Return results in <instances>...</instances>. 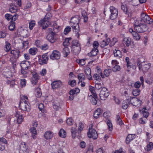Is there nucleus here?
I'll use <instances>...</instances> for the list:
<instances>
[{"label": "nucleus", "instance_id": "nucleus-1", "mask_svg": "<svg viewBox=\"0 0 153 153\" xmlns=\"http://www.w3.org/2000/svg\"><path fill=\"white\" fill-rule=\"evenodd\" d=\"M80 20V18L78 16L72 17L70 21V25L72 27L74 31L77 32L79 30V24Z\"/></svg>", "mask_w": 153, "mask_h": 153}, {"label": "nucleus", "instance_id": "nucleus-2", "mask_svg": "<svg viewBox=\"0 0 153 153\" xmlns=\"http://www.w3.org/2000/svg\"><path fill=\"white\" fill-rule=\"evenodd\" d=\"M19 106L20 109L24 111L29 112L30 110V103L23 99H22L20 100Z\"/></svg>", "mask_w": 153, "mask_h": 153}, {"label": "nucleus", "instance_id": "nucleus-3", "mask_svg": "<svg viewBox=\"0 0 153 153\" xmlns=\"http://www.w3.org/2000/svg\"><path fill=\"white\" fill-rule=\"evenodd\" d=\"M71 48L72 51L75 54L79 53L81 50L80 45L76 40L72 41Z\"/></svg>", "mask_w": 153, "mask_h": 153}, {"label": "nucleus", "instance_id": "nucleus-4", "mask_svg": "<svg viewBox=\"0 0 153 153\" xmlns=\"http://www.w3.org/2000/svg\"><path fill=\"white\" fill-rule=\"evenodd\" d=\"M14 72V68H10L9 67L4 68L3 71V75L6 77L10 78L12 75V73Z\"/></svg>", "mask_w": 153, "mask_h": 153}, {"label": "nucleus", "instance_id": "nucleus-5", "mask_svg": "<svg viewBox=\"0 0 153 153\" xmlns=\"http://www.w3.org/2000/svg\"><path fill=\"white\" fill-rule=\"evenodd\" d=\"M109 95V92L107 89L105 87L102 88L100 94V99L102 100H105Z\"/></svg>", "mask_w": 153, "mask_h": 153}, {"label": "nucleus", "instance_id": "nucleus-6", "mask_svg": "<svg viewBox=\"0 0 153 153\" xmlns=\"http://www.w3.org/2000/svg\"><path fill=\"white\" fill-rule=\"evenodd\" d=\"M20 51L18 50H13L10 52V56L12 57H14L15 59L14 61H12L11 59H10V60L11 62L13 64V67L14 66L16 65L15 64L16 60L17 59H18L19 56H20V54H19Z\"/></svg>", "mask_w": 153, "mask_h": 153}, {"label": "nucleus", "instance_id": "nucleus-7", "mask_svg": "<svg viewBox=\"0 0 153 153\" xmlns=\"http://www.w3.org/2000/svg\"><path fill=\"white\" fill-rule=\"evenodd\" d=\"M141 21L148 24H151L153 22V20L147 14L142 13L141 14Z\"/></svg>", "mask_w": 153, "mask_h": 153}, {"label": "nucleus", "instance_id": "nucleus-8", "mask_svg": "<svg viewBox=\"0 0 153 153\" xmlns=\"http://www.w3.org/2000/svg\"><path fill=\"white\" fill-rule=\"evenodd\" d=\"M110 10L111 13L110 18L112 20L116 19L118 14L117 10L113 6H111Z\"/></svg>", "mask_w": 153, "mask_h": 153}, {"label": "nucleus", "instance_id": "nucleus-9", "mask_svg": "<svg viewBox=\"0 0 153 153\" xmlns=\"http://www.w3.org/2000/svg\"><path fill=\"white\" fill-rule=\"evenodd\" d=\"M48 16L46 15L44 18L40 20L38 22L39 25L40 26H42L43 29H45L48 27Z\"/></svg>", "mask_w": 153, "mask_h": 153}, {"label": "nucleus", "instance_id": "nucleus-10", "mask_svg": "<svg viewBox=\"0 0 153 153\" xmlns=\"http://www.w3.org/2000/svg\"><path fill=\"white\" fill-rule=\"evenodd\" d=\"M130 99H131V104L136 107H138L140 106L142 103L141 100L135 97H131Z\"/></svg>", "mask_w": 153, "mask_h": 153}, {"label": "nucleus", "instance_id": "nucleus-11", "mask_svg": "<svg viewBox=\"0 0 153 153\" xmlns=\"http://www.w3.org/2000/svg\"><path fill=\"white\" fill-rule=\"evenodd\" d=\"M88 135L89 138H92L94 139H96L98 137L97 133L95 130L91 128H89Z\"/></svg>", "mask_w": 153, "mask_h": 153}, {"label": "nucleus", "instance_id": "nucleus-12", "mask_svg": "<svg viewBox=\"0 0 153 153\" xmlns=\"http://www.w3.org/2000/svg\"><path fill=\"white\" fill-rule=\"evenodd\" d=\"M148 27L144 24H142L139 26L135 27V31L139 33H143L146 31L148 29Z\"/></svg>", "mask_w": 153, "mask_h": 153}, {"label": "nucleus", "instance_id": "nucleus-13", "mask_svg": "<svg viewBox=\"0 0 153 153\" xmlns=\"http://www.w3.org/2000/svg\"><path fill=\"white\" fill-rule=\"evenodd\" d=\"M60 53L59 51L57 50H54L50 55V57L51 59L53 60L59 59L60 58Z\"/></svg>", "mask_w": 153, "mask_h": 153}, {"label": "nucleus", "instance_id": "nucleus-14", "mask_svg": "<svg viewBox=\"0 0 153 153\" xmlns=\"http://www.w3.org/2000/svg\"><path fill=\"white\" fill-rule=\"evenodd\" d=\"M19 152L20 153H28V150L27 149V146L26 145L25 142H22L21 144Z\"/></svg>", "mask_w": 153, "mask_h": 153}, {"label": "nucleus", "instance_id": "nucleus-15", "mask_svg": "<svg viewBox=\"0 0 153 153\" xmlns=\"http://www.w3.org/2000/svg\"><path fill=\"white\" fill-rule=\"evenodd\" d=\"M151 65V64L146 62H141V70H140L144 72L146 71L150 68Z\"/></svg>", "mask_w": 153, "mask_h": 153}, {"label": "nucleus", "instance_id": "nucleus-16", "mask_svg": "<svg viewBox=\"0 0 153 153\" xmlns=\"http://www.w3.org/2000/svg\"><path fill=\"white\" fill-rule=\"evenodd\" d=\"M48 61V56L47 53L44 54L41 58L39 60V63L40 65L46 64Z\"/></svg>", "mask_w": 153, "mask_h": 153}, {"label": "nucleus", "instance_id": "nucleus-17", "mask_svg": "<svg viewBox=\"0 0 153 153\" xmlns=\"http://www.w3.org/2000/svg\"><path fill=\"white\" fill-rule=\"evenodd\" d=\"M21 67L23 70H27L30 67V62L27 61H23L21 63Z\"/></svg>", "mask_w": 153, "mask_h": 153}, {"label": "nucleus", "instance_id": "nucleus-18", "mask_svg": "<svg viewBox=\"0 0 153 153\" xmlns=\"http://www.w3.org/2000/svg\"><path fill=\"white\" fill-rule=\"evenodd\" d=\"M39 78V76L37 73H33L31 80L32 83L33 85L36 84Z\"/></svg>", "mask_w": 153, "mask_h": 153}, {"label": "nucleus", "instance_id": "nucleus-19", "mask_svg": "<svg viewBox=\"0 0 153 153\" xmlns=\"http://www.w3.org/2000/svg\"><path fill=\"white\" fill-rule=\"evenodd\" d=\"M62 82L60 80L54 81L51 84L52 87L53 89L59 88L62 85Z\"/></svg>", "mask_w": 153, "mask_h": 153}, {"label": "nucleus", "instance_id": "nucleus-20", "mask_svg": "<svg viewBox=\"0 0 153 153\" xmlns=\"http://www.w3.org/2000/svg\"><path fill=\"white\" fill-rule=\"evenodd\" d=\"M18 33L20 35L23 36H28L27 30L21 27L18 29Z\"/></svg>", "mask_w": 153, "mask_h": 153}, {"label": "nucleus", "instance_id": "nucleus-21", "mask_svg": "<svg viewBox=\"0 0 153 153\" xmlns=\"http://www.w3.org/2000/svg\"><path fill=\"white\" fill-rule=\"evenodd\" d=\"M75 127H72L71 129V135L72 137L74 138L76 136H77L79 133H78V130H77V126L76 124L74 125Z\"/></svg>", "mask_w": 153, "mask_h": 153}, {"label": "nucleus", "instance_id": "nucleus-22", "mask_svg": "<svg viewBox=\"0 0 153 153\" xmlns=\"http://www.w3.org/2000/svg\"><path fill=\"white\" fill-rule=\"evenodd\" d=\"M131 102V99H127L124 100L122 102V105L123 109H126L127 108Z\"/></svg>", "mask_w": 153, "mask_h": 153}, {"label": "nucleus", "instance_id": "nucleus-23", "mask_svg": "<svg viewBox=\"0 0 153 153\" xmlns=\"http://www.w3.org/2000/svg\"><path fill=\"white\" fill-rule=\"evenodd\" d=\"M85 73L87 76V78L90 80L92 79V76L91 75V69L89 67L87 68L85 70Z\"/></svg>", "mask_w": 153, "mask_h": 153}, {"label": "nucleus", "instance_id": "nucleus-24", "mask_svg": "<svg viewBox=\"0 0 153 153\" xmlns=\"http://www.w3.org/2000/svg\"><path fill=\"white\" fill-rule=\"evenodd\" d=\"M140 113L143 115L142 117L147 118L149 115V113L146 108H144L140 110Z\"/></svg>", "mask_w": 153, "mask_h": 153}, {"label": "nucleus", "instance_id": "nucleus-25", "mask_svg": "<svg viewBox=\"0 0 153 153\" xmlns=\"http://www.w3.org/2000/svg\"><path fill=\"white\" fill-rule=\"evenodd\" d=\"M90 100L91 103L93 105H96L97 103V100L98 99L97 96V94H94V96H91L90 97Z\"/></svg>", "mask_w": 153, "mask_h": 153}, {"label": "nucleus", "instance_id": "nucleus-26", "mask_svg": "<svg viewBox=\"0 0 153 153\" xmlns=\"http://www.w3.org/2000/svg\"><path fill=\"white\" fill-rule=\"evenodd\" d=\"M15 116L17 118V122L18 123H20L23 120L22 115L19 112L17 111L15 114Z\"/></svg>", "mask_w": 153, "mask_h": 153}, {"label": "nucleus", "instance_id": "nucleus-27", "mask_svg": "<svg viewBox=\"0 0 153 153\" xmlns=\"http://www.w3.org/2000/svg\"><path fill=\"white\" fill-rule=\"evenodd\" d=\"M113 53L115 57L118 59L122 57V52L119 50L115 49L113 51Z\"/></svg>", "mask_w": 153, "mask_h": 153}, {"label": "nucleus", "instance_id": "nucleus-28", "mask_svg": "<svg viewBox=\"0 0 153 153\" xmlns=\"http://www.w3.org/2000/svg\"><path fill=\"white\" fill-rule=\"evenodd\" d=\"M135 137V134H129L126 138V143L127 144H128L132 140H133Z\"/></svg>", "mask_w": 153, "mask_h": 153}, {"label": "nucleus", "instance_id": "nucleus-29", "mask_svg": "<svg viewBox=\"0 0 153 153\" xmlns=\"http://www.w3.org/2000/svg\"><path fill=\"white\" fill-rule=\"evenodd\" d=\"M49 26L54 27L53 28V30H54V29H57L59 27L57 26L55 21L51 20H48V27Z\"/></svg>", "mask_w": 153, "mask_h": 153}, {"label": "nucleus", "instance_id": "nucleus-30", "mask_svg": "<svg viewBox=\"0 0 153 153\" xmlns=\"http://www.w3.org/2000/svg\"><path fill=\"white\" fill-rule=\"evenodd\" d=\"M55 34V33L52 31L49 34H48V35H49V37L48 38V41L51 43H53L55 41V39L54 37Z\"/></svg>", "mask_w": 153, "mask_h": 153}, {"label": "nucleus", "instance_id": "nucleus-31", "mask_svg": "<svg viewBox=\"0 0 153 153\" xmlns=\"http://www.w3.org/2000/svg\"><path fill=\"white\" fill-rule=\"evenodd\" d=\"M98 49L93 48L91 52L88 53V55L90 57L96 56L98 52Z\"/></svg>", "mask_w": 153, "mask_h": 153}, {"label": "nucleus", "instance_id": "nucleus-32", "mask_svg": "<svg viewBox=\"0 0 153 153\" xmlns=\"http://www.w3.org/2000/svg\"><path fill=\"white\" fill-rule=\"evenodd\" d=\"M102 112L101 111V109L100 108H98L94 112L93 116L96 119H97L99 117L100 115L102 113Z\"/></svg>", "mask_w": 153, "mask_h": 153}, {"label": "nucleus", "instance_id": "nucleus-33", "mask_svg": "<svg viewBox=\"0 0 153 153\" xmlns=\"http://www.w3.org/2000/svg\"><path fill=\"white\" fill-rule=\"evenodd\" d=\"M21 46L20 47V48L23 49L24 50H25L27 49L28 46V42L27 40L25 41H23L22 42Z\"/></svg>", "mask_w": 153, "mask_h": 153}, {"label": "nucleus", "instance_id": "nucleus-34", "mask_svg": "<svg viewBox=\"0 0 153 153\" xmlns=\"http://www.w3.org/2000/svg\"><path fill=\"white\" fill-rule=\"evenodd\" d=\"M29 53L32 55H34L38 52L37 48H32L29 50Z\"/></svg>", "mask_w": 153, "mask_h": 153}, {"label": "nucleus", "instance_id": "nucleus-35", "mask_svg": "<svg viewBox=\"0 0 153 153\" xmlns=\"http://www.w3.org/2000/svg\"><path fill=\"white\" fill-rule=\"evenodd\" d=\"M62 53L65 57H66L70 53L69 49L68 47H65L63 48Z\"/></svg>", "mask_w": 153, "mask_h": 153}, {"label": "nucleus", "instance_id": "nucleus-36", "mask_svg": "<svg viewBox=\"0 0 153 153\" xmlns=\"http://www.w3.org/2000/svg\"><path fill=\"white\" fill-rule=\"evenodd\" d=\"M124 42L126 45L128 47L131 45V39L129 37H125L124 39Z\"/></svg>", "mask_w": 153, "mask_h": 153}, {"label": "nucleus", "instance_id": "nucleus-37", "mask_svg": "<svg viewBox=\"0 0 153 153\" xmlns=\"http://www.w3.org/2000/svg\"><path fill=\"white\" fill-rule=\"evenodd\" d=\"M78 78L80 82H82V80H84L85 79V76L83 73H79L78 75Z\"/></svg>", "mask_w": 153, "mask_h": 153}, {"label": "nucleus", "instance_id": "nucleus-38", "mask_svg": "<svg viewBox=\"0 0 153 153\" xmlns=\"http://www.w3.org/2000/svg\"><path fill=\"white\" fill-rule=\"evenodd\" d=\"M11 46L10 44L8 42L6 41L5 42V45L4 47V50L5 51L8 52L11 49Z\"/></svg>", "mask_w": 153, "mask_h": 153}, {"label": "nucleus", "instance_id": "nucleus-39", "mask_svg": "<svg viewBox=\"0 0 153 153\" xmlns=\"http://www.w3.org/2000/svg\"><path fill=\"white\" fill-rule=\"evenodd\" d=\"M71 37L66 38L63 43V45L66 47L68 46L70 44V41H71Z\"/></svg>", "mask_w": 153, "mask_h": 153}, {"label": "nucleus", "instance_id": "nucleus-40", "mask_svg": "<svg viewBox=\"0 0 153 153\" xmlns=\"http://www.w3.org/2000/svg\"><path fill=\"white\" fill-rule=\"evenodd\" d=\"M59 136L65 138L66 136V132L63 129H61L59 133Z\"/></svg>", "mask_w": 153, "mask_h": 153}, {"label": "nucleus", "instance_id": "nucleus-41", "mask_svg": "<svg viewBox=\"0 0 153 153\" xmlns=\"http://www.w3.org/2000/svg\"><path fill=\"white\" fill-rule=\"evenodd\" d=\"M153 148V143L150 142L149 144H148L145 148V150L147 151H149L152 149Z\"/></svg>", "mask_w": 153, "mask_h": 153}, {"label": "nucleus", "instance_id": "nucleus-42", "mask_svg": "<svg viewBox=\"0 0 153 153\" xmlns=\"http://www.w3.org/2000/svg\"><path fill=\"white\" fill-rule=\"evenodd\" d=\"M35 95L36 97H40L41 96L42 94L40 88H37L35 90Z\"/></svg>", "mask_w": 153, "mask_h": 153}, {"label": "nucleus", "instance_id": "nucleus-43", "mask_svg": "<svg viewBox=\"0 0 153 153\" xmlns=\"http://www.w3.org/2000/svg\"><path fill=\"white\" fill-rule=\"evenodd\" d=\"M9 10L12 13L16 12L17 10V7L16 6L12 5L10 6Z\"/></svg>", "mask_w": 153, "mask_h": 153}, {"label": "nucleus", "instance_id": "nucleus-44", "mask_svg": "<svg viewBox=\"0 0 153 153\" xmlns=\"http://www.w3.org/2000/svg\"><path fill=\"white\" fill-rule=\"evenodd\" d=\"M53 107L54 109L57 110L60 108V104L58 102H55L54 104L53 105Z\"/></svg>", "mask_w": 153, "mask_h": 153}, {"label": "nucleus", "instance_id": "nucleus-45", "mask_svg": "<svg viewBox=\"0 0 153 153\" xmlns=\"http://www.w3.org/2000/svg\"><path fill=\"white\" fill-rule=\"evenodd\" d=\"M147 121V118L142 117L139 120V123L142 124H145Z\"/></svg>", "mask_w": 153, "mask_h": 153}, {"label": "nucleus", "instance_id": "nucleus-46", "mask_svg": "<svg viewBox=\"0 0 153 153\" xmlns=\"http://www.w3.org/2000/svg\"><path fill=\"white\" fill-rule=\"evenodd\" d=\"M104 76L108 77L109 76L111 72V70L110 69H105L104 71Z\"/></svg>", "mask_w": 153, "mask_h": 153}, {"label": "nucleus", "instance_id": "nucleus-47", "mask_svg": "<svg viewBox=\"0 0 153 153\" xmlns=\"http://www.w3.org/2000/svg\"><path fill=\"white\" fill-rule=\"evenodd\" d=\"M116 122L117 124L120 125H121L123 123L122 120L120 118V116L118 114L116 116Z\"/></svg>", "mask_w": 153, "mask_h": 153}, {"label": "nucleus", "instance_id": "nucleus-48", "mask_svg": "<svg viewBox=\"0 0 153 153\" xmlns=\"http://www.w3.org/2000/svg\"><path fill=\"white\" fill-rule=\"evenodd\" d=\"M72 90H71L69 92L70 96L69 97V100H72L74 99V97L75 96L76 94H74Z\"/></svg>", "mask_w": 153, "mask_h": 153}, {"label": "nucleus", "instance_id": "nucleus-49", "mask_svg": "<svg viewBox=\"0 0 153 153\" xmlns=\"http://www.w3.org/2000/svg\"><path fill=\"white\" fill-rule=\"evenodd\" d=\"M140 92V90L138 88L133 90L132 93L133 95L137 96L139 95Z\"/></svg>", "mask_w": 153, "mask_h": 153}, {"label": "nucleus", "instance_id": "nucleus-50", "mask_svg": "<svg viewBox=\"0 0 153 153\" xmlns=\"http://www.w3.org/2000/svg\"><path fill=\"white\" fill-rule=\"evenodd\" d=\"M100 75H99L97 74H95L93 76V78L95 80L100 81L101 80V79Z\"/></svg>", "mask_w": 153, "mask_h": 153}, {"label": "nucleus", "instance_id": "nucleus-51", "mask_svg": "<svg viewBox=\"0 0 153 153\" xmlns=\"http://www.w3.org/2000/svg\"><path fill=\"white\" fill-rule=\"evenodd\" d=\"M35 25V22L34 20L31 21L29 23V28L30 30H31L33 29V27Z\"/></svg>", "mask_w": 153, "mask_h": 153}, {"label": "nucleus", "instance_id": "nucleus-52", "mask_svg": "<svg viewBox=\"0 0 153 153\" xmlns=\"http://www.w3.org/2000/svg\"><path fill=\"white\" fill-rule=\"evenodd\" d=\"M103 86V83L102 82L96 83L95 85L96 88L97 89H100L102 88Z\"/></svg>", "mask_w": 153, "mask_h": 153}, {"label": "nucleus", "instance_id": "nucleus-53", "mask_svg": "<svg viewBox=\"0 0 153 153\" xmlns=\"http://www.w3.org/2000/svg\"><path fill=\"white\" fill-rule=\"evenodd\" d=\"M107 123L109 130L111 131L112 129V125L111 123V121L109 120H108L107 121Z\"/></svg>", "mask_w": 153, "mask_h": 153}, {"label": "nucleus", "instance_id": "nucleus-54", "mask_svg": "<svg viewBox=\"0 0 153 153\" xmlns=\"http://www.w3.org/2000/svg\"><path fill=\"white\" fill-rule=\"evenodd\" d=\"M97 74H98L99 75H100L101 76L102 78H105L104 75L102 74V71L101 69L100 68L97 67Z\"/></svg>", "mask_w": 153, "mask_h": 153}, {"label": "nucleus", "instance_id": "nucleus-55", "mask_svg": "<svg viewBox=\"0 0 153 153\" xmlns=\"http://www.w3.org/2000/svg\"><path fill=\"white\" fill-rule=\"evenodd\" d=\"M84 127V125L83 123H79V128L78 130V133H80L81 131L82 130Z\"/></svg>", "mask_w": 153, "mask_h": 153}, {"label": "nucleus", "instance_id": "nucleus-56", "mask_svg": "<svg viewBox=\"0 0 153 153\" xmlns=\"http://www.w3.org/2000/svg\"><path fill=\"white\" fill-rule=\"evenodd\" d=\"M120 70V67L119 65H115L112 68V70L114 72H116L117 71H119Z\"/></svg>", "mask_w": 153, "mask_h": 153}, {"label": "nucleus", "instance_id": "nucleus-57", "mask_svg": "<svg viewBox=\"0 0 153 153\" xmlns=\"http://www.w3.org/2000/svg\"><path fill=\"white\" fill-rule=\"evenodd\" d=\"M117 42V39L116 38H114L112 39V40L111 42L110 43V45L111 47H112V46H113Z\"/></svg>", "mask_w": 153, "mask_h": 153}, {"label": "nucleus", "instance_id": "nucleus-58", "mask_svg": "<svg viewBox=\"0 0 153 153\" xmlns=\"http://www.w3.org/2000/svg\"><path fill=\"white\" fill-rule=\"evenodd\" d=\"M74 121L71 118H68L66 120L67 123L69 125L71 126L73 123Z\"/></svg>", "mask_w": 153, "mask_h": 153}, {"label": "nucleus", "instance_id": "nucleus-59", "mask_svg": "<svg viewBox=\"0 0 153 153\" xmlns=\"http://www.w3.org/2000/svg\"><path fill=\"white\" fill-rule=\"evenodd\" d=\"M71 30V27L70 26H67L64 30V34L66 35L68 34Z\"/></svg>", "mask_w": 153, "mask_h": 153}, {"label": "nucleus", "instance_id": "nucleus-60", "mask_svg": "<svg viewBox=\"0 0 153 153\" xmlns=\"http://www.w3.org/2000/svg\"><path fill=\"white\" fill-rule=\"evenodd\" d=\"M68 84L72 87H74L76 84V80L73 79L72 80L69 81L68 82Z\"/></svg>", "mask_w": 153, "mask_h": 153}, {"label": "nucleus", "instance_id": "nucleus-61", "mask_svg": "<svg viewBox=\"0 0 153 153\" xmlns=\"http://www.w3.org/2000/svg\"><path fill=\"white\" fill-rule=\"evenodd\" d=\"M99 45V43L98 41H94L93 43V46L94 49H98L97 48Z\"/></svg>", "mask_w": 153, "mask_h": 153}, {"label": "nucleus", "instance_id": "nucleus-62", "mask_svg": "<svg viewBox=\"0 0 153 153\" xmlns=\"http://www.w3.org/2000/svg\"><path fill=\"white\" fill-rule=\"evenodd\" d=\"M93 147L92 146H89L88 148H87L86 149V153L88 152H93Z\"/></svg>", "mask_w": 153, "mask_h": 153}, {"label": "nucleus", "instance_id": "nucleus-63", "mask_svg": "<svg viewBox=\"0 0 153 153\" xmlns=\"http://www.w3.org/2000/svg\"><path fill=\"white\" fill-rule=\"evenodd\" d=\"M15 23H13L11 24L9 26V29L10 31H13L15 28Z\"/></svg>", "mask_w": 153, "mask_h": 153}, {"label": "nucleus", "instance_id": "nucleus-64", "mask_svg": "<svg viewBox=\"0 0 153 153\" xmlns=\"http://www.w3.org/2000/svg\"><path fill=\"white\" fill-rule=\"evenodd\" d=\"M26 83V80L25 79H21L20 84L22 87H25V86Z\"/></svg>", "mask_w": 153, "mask_h": 153}]
</instances>
